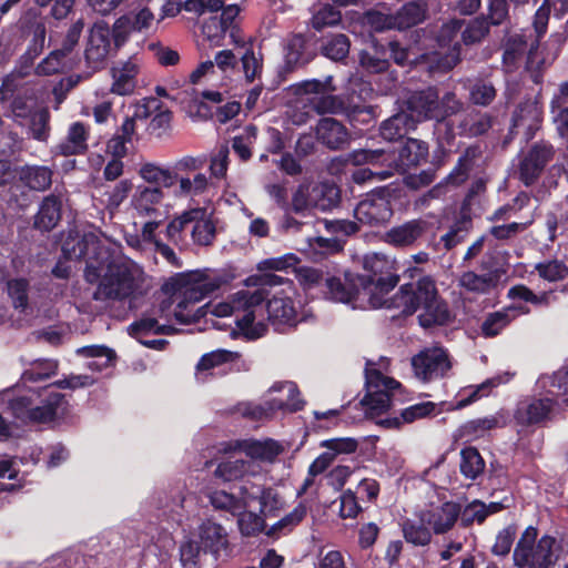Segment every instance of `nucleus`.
<instances>
[{"label":"nucleus","mask_w":568,"mask_h":568,"mask_svg":"<svg viewBox=\"0 0 568 568\" xmlns=\"http://www.w3.org/2000/svg\"><path fill=\"white\" fill-rule=\"evenodd\" d=\"M265 291L262 288L239 290L224 300L211 304V313L217 317H232L235 327L233 336L241 335L253 341L267 332V321L276 328H292L307 322L313 315L301 301L295 300L292 287L275 292L264 304Z\"/></svg>","instance_id":"1"},{"label":"nucleus","mask_w":568,"mask_h":568,"mask_svg":"<svg viewBox=\"0 0 568 568\" xmlns=\"http://www.w3.org/2000/svg\"><path fill=\"white\" fill-rule=\"evenodd\" d=\"M62 252L69 260H85V280L100 283L93 294L97 301L124 300L136 288L138 268L131 262L111 260L99 239L85 234L81 240H67Z\"/></svg>","instance_id":"2"},{"label":"nucleus","mask_w":568,"mask_h":568,"mask_svg":"<svg viewBox=\"0 0 568 568\" xmlns=\"http://www.w3.org/2000/svg\"><path fill=\"white\" fill-rule=\"evenodd\" d=\"M212 507L237 517L239 529L244 536H254L265 527L264 517L273 515L282 507L281 498L271 486L245 480L239 493L213 490L209 495Z\"/></svg>","instance_id":"3"},{"label":"nucleus","mask_w":568,"mask_h":568,"mask_svg":"<svg viewBox=\"0 0 568 568\" xmlns=\"http://www.w3.org/2000/svg\"><path fill=\"white\" fill-rule=\"evenodd\" d=\"M389 305L405 315L420 311L418 321L423 327L444 324L449 317L447 305L439 300L435 282L430 277L403 285L392 296Z\"/></svg>","instance_id":"4"},{"label":"nucleus","mask_w":568,"mask_h":568,"mask_svg":"<svg viewBox=\"0 0 568 568\" xmlns=\"http://www.w3.org/2000/svg\"><path fill=\"white\" fill-rule=\"evenodd\" d=\"M20 392V386H16L13 397L9 398V408L22 422L47 423L68 414L69 403L51 386L41 390L28 389L23 394Z\"/></svg>","instance_id":"5"},{"label":"nucleus","mask_w":568,"mask_h":568,"mask_svg":"<svg viewBox=\"0 0 568 568\" xmlns=\"http://www.w3.org/2000/svg\"><path fill=\"white\" fill-rule=\"evenodd\" d=\"M428 146L417 139H408L398 150H356L347 155V161L354 165L386 163L394 173H403L412 166L418 165L427 158Z\"/></svg>","instance_id":"6"},{"label":"nucleus","mask_w":568,"mask_h":568,"mask_svg":"<svg viewBox=\"0 0 568 568\" xmlns=\"http://www.w3.org/2000/svg\"><path fill=\"white\" fill-rule=\"evenodd\" d=\"M140 178L148 183V186H161L169 189L176 183L174 195L179 199L194 200L210 191L211 182L205 173L197 172L192 178L178 175L169 168L153 162L143 163L139 169Z\"/></svg>","instance_id":"7"},{"label":"nucleus","mask_w":568,"mask_h":568,"mask_svg":"<svg viewBox=\"0 0 568 568\" xmlns=\"http://www.w3.org/2000/svg\"><path fill=\"white\" fill-rule=\"evenodd\" d=\"M388 365V359L384 357L378 363L372 361L366 363V395L361 404L369 417L385 413L392 406L396 392L400 388L397 381L385 375Z\"/></svg>","instance_id":"8"},{"label":"nucleus","mask_w":568,"mask_h":568,"mask_svg":"<svg viewBox=\"0 0 568 568\" xmlns=\"http://www.w3.org/2000/svg\"><path fill=\"white\" fill-rule=\"evenodd\" d=\"M537 529L528 527L514 550V564L519 568H550L557 561L556 538L545 535L537 542Z\"/></svg>","instance_id":"9"},{"label":"nucleus","mask_w":568,"mask_h":568,"mask_svg":"<svg viewBox=\"0 0 568 568\" xmlns=\"http://www.w3.org/2000/svg\"><path fill=\"white\" fill-rule=\"evenodd\" d=\"M463 22L460 20L453 19L447 23L443 24L436 42L439 51L425 52L422 58L429 61V71L446 72L453 69L460 59V45L458 42L453 40L462 29Z\"/></svg>","instance_id":"10"},{"label":"nucleus","mask_w":568,"mask_h":568,"mask_svg":"<svg viewBox=\"0 0 568 568\" xmlns=\"http://www.w3.org/2000/svg\"><path fill=\"white\" fill-rule=\"evenodd\" d=\"M169 306L163 303L159 310H153L150 314L142 316L129 326V334L138 339L142 345L153 349H164L168 344L166 339L152 338L148 339L146 336L151 334H165L170 335L175 332L174 327L170 325V313L166 312Z\"/></svg>","instance_id":"11"},{"label":"nucleus","mask_w":568,"mask_h":568,"mask_svg":"<svg viewBox=\"0 0 568 568\" xmlns=\"http://www.w3.org/2000/svg\"><path fill=\"white\" fill-rule=\"evenodd\" d=\"M357 275H346L342 281L338 277H325V295L333 302H338L352 306V308H366L367 305L379 304L378 300L367 297V292H359V286L355 284Z\"/></svg>","instance_id":"12"},{"label":"nucleus","mask_w":568,"mask_h":568,"mask_svg":"<svg viewBox=\"0 0 568 568\" xmlns=\"http://www.w3.org/2000/svg\"><path fill=\"white\" fill-rule=\"evenodd\" d=\"M285 447L282 443L273 438L255 439L245 438L236 439L227 443L223 448L224 453L240 452L247 456L253 463L274 464L278 456L282 455Z\"/></svg>","instance_id":"13"},{"label":"nucleus","mask_w":568,"mask_h":568,"mask_svg":"<svg viewBox=\"0 0 568 568\" xmlns=\"http://www.w3.org/2000/svg\"><path fill=\"white\" fill-rule=\"evenodd\" d=\"M415 376L423 382L444 377L452 368L448 353L440 346L426 347L412 358Z\"/></svg>","instance_id":"14"},{"label":"nucleus","mask_w":568,"mask_h":568,"mask_svg":"<svg viewBox=\"0 0 568 568\" xmlns=\"http://www.w3.org/2000/svg\"><path fill=\"white\" fill-rule=\"evenodd\" d=\"M217 284L200 273H192L186 276L185 284L180 288L182 298L178 302L173 312L175 320L182 324L191 323L194 314L184 313L189 303H196L203 300L209 293L213 292Z\"/></svg>","instance_id":"15"},{"label":"nucleus","mask_w":568,"mask_h":568,"mask_svg":"<svg viewBox=\"0 0 568 568\" xmlns=\"http://www.w3.org/2000/svg\"><path fill=\"white\" fill-rule=\"evenodd\" d=\"M327 83L318 80L304 81L298 85L301 102L305 106L310 104L312 110L318 114L339 113L345 105L341 98L328 93Z\"/></svg>","instance_id":"16"},{"label":"nucleus","mask_w":568,"mask_h":568,"mask_svg":"<svg viewBox=\"0 0 568 568\" xmlns=\"http://www.w3.org/2000/svg\"><path fill=\"white\" fill-rule=\"evenodd\" d=\"M393 210L389 193L384 189L373 191L354 210L355 219L366 225H382L390 220Z\"/></svg>","instance_id":"17"},{"label":"nucleus","mask_w":568,"mask_h":568,"mask_svg":"<svg viewBox=\"0 0 568 568\" xmlns=\"http://www.w3.org/2000/svg\"><path fill=\"white\" fill-rule=\"evenodd\" d=\"M554 154L555 150L551 144L546 142L535 143L519 162V180L526 186L532 185L540 176L546 164L554 158Z\"/></svg>","instance_id":"18"},{"label":"nucleus","mask_w":568,"mask_h":568,"mask_svg":"<svg viewBox=\"0 0 568 568\" xmlns=\"http://www.w3.org/2000/svg\"><path fill=\"white\" fill-rule=\"evenodd\" d=\"M460 516V505L445 501L430 505L420 513V521L428 526L435 535H443L454 528Z\"/></svg>","instance_id":"19"},{"label":"nucleus","mask_w":568,"mask_h":568,"mask_svg":"<svg viewBox=\"0 0 568 568\" xmlns=\"http://www.w3.org/2000/svg\"><path fill=\"white\" fill-rule=\"evenodd\" d=\"M165 192L161 186H136L131 204L140 216L156 219L168 212L164 207Z\"/></svg>","instance_id":"20"},{"label":"nucleus","mask_w":568,"mask_h":568,"mask_svg":"<svg viewBox=\"0 0 568 568\" xmlns=\"http://www.w3.org/2000/svg\"><path fill=\"white\" fill-rule=\"evenodd\" d=\"M300 407V402H295L291 397L285 400L283 397H271L263 404H255L251 402L241 403L237 410L244 417L261 420L272 417L278 410L294 413L297 412Z\"/></svg>","instance_id":"21"},{"label":"nucleus","mask_w":568,"mask_h":568,"mask_svg":"<svg viewBox=\"0 0 568 568\" xmlns=\"http://www.w3.org/2000/svg\"><path fill=\"white\" fill-rule=\"evenodd\" d=\"M190 234L194 244L211 245L216 236L213 212L203 206L191 207Z\"/></svg>","instance_id":"22"},{"label":"nucleus","mask_w":568,"mask_h":568,"mask_svg":"<svg viewBox=\"0 0 568 568\" xmlns=\"http://www.w3.org/2000/svg\"><path fill=\"white\" fill-rule=\"evenodd\" d=\"M506 420L501 414H495L468 420L460 425L455 434L456 440H463L464 443H473L490 435V432L496 428L505 426Z\"/></svg>","instance_id":"23"},{"label":"nucleus","mask_w":568,"mask_h":568,"mask_svg":"<svg viewBox=\"0 0 568 568\" xmlns=\"http://www.w3.org/2000/svg\"><path fill=\"white\" fill-rule=\"evenodd\" d=\"M141 70L138 58L119 61L111 70V92L116 95H130L136 88V78Z\"/></svg>","instance_id":"24"},{"label":"nucleus","mask_w":568,"mask_h":568,"mask_svg":"<svg viewBox=\"0 0 568 568\" xmlns=\"http://www.w3.org/2000/svg\"><path fill=\"white\" fill-rule=\"evenodd\" d=\"M407 115L414 121V125L424 120H436L439 113L437 111V91L428 88L423 91L414 92L406 102Z\"/></svg>","instance_id":"25"},{"label":"nucleus","mask_w":568,"mask_h":568,"mask_svg":"<svg viewBox=\"0 0 568 568\" xmlns=\"http://www.w3.org/2000/svg\"><path fill=\"white\" fill-rule=\"evenodd\" d=\"M357 286H359V292H367V297H374L378 300L379 304L376 305H367V307L379 308L387 307L394 308L390 306L392 297H386L388 293L396 286L397 277L393 275L387 276H378L371 277L365 275H357V280L355 282Z\"/></svg>","instance_id":"26"},{"label":"nucleus","mask_w":568,"mask_h":568,"mask_svg":"<svg viewBox=\"0 0 568 568\" xmlns=\"http://www.w3.org/2000/svg\"><path fill=\"white\" fill-rule=\"evenodd\" d=\"M261 473L262 467L252 460L225 459L217 464L214 477L223 483L243 479V484L245 480H251L252 477H257Z\"/></svg>","instance_id":"27"},{"label":"nucleus","mask_w":568,"mask_h":568,"mask_svg":"<svg viewBox=\"0 0 568 568\" xmlns=\"http://www.w3.org/2000/svg\"><path fill=\"white\" fill-rule=\"evenodd\" d=\"M110 50V30L106 23L97 22L90 30L88 47L85 49L87 62L97 69Z\"/></svg>","instance_id":"28"},{"label":"nucleus","mask_w":568,"mask_h":568,"mask_svg":"<svg viewBox=\"0 0 568 568\" xmlns=\"http://www.w3.org/2000/svg\"><path fill=\"white\" fill-rule=\"evenodd\" d=\"M239 354L226 349H215L204 354L195 366V379L204 384L214 377L221 371L222 366L234 362Z\"/></svg>","instance_id":"29"},{"label":"nucleus","mask_w":568,"mask_h":568,"mask_svg":"<svg viewBox=\"0 0 568 568\" xmlns=\"http://www.w3.org/2000/svg\"><path fill=\"white\" fill-rule=\"evenodd\" d=\"M89 136L88 124L80 121L72 122L68 126L64 139L55 146L57 152L65 156L83 154L88 150Z\"/></svg>","instance_id":"30"},{"label":"nucleus","mask_w":568,"mask_h":568,"mask_svg":"<svg viewBox=\"0 0 568 568\" xmlns=\"http://www.w3.org/2000/svg\"><path fill=\"white\" fill-rule=\"evenodd\" d=\"M554 405V398H528L519 402L515 419L520 425H530L544 420L550 413Z\"/></svg>","instance_id":"31"},{"label":"nucleus","mask_w":568,"mask_h":568,"mask_svg":"<svg viewBox=\"0 0 568 568\" xmlns=\"http://www.w3.org/2000/svg\"><path fill=\"white\" fill-rule=\"evenodd\" d=\"M316 138L331 150L341 149L349 142L347 129L333 118H323L318 121Z\"/></svg>","instance_id":"32"},{"label":"nucleus","mask_w":568,"mask_h":568,"mask_svg":"<svg viewBox=\"0 0 568 568\" xmlns=\"http://www.w3.org/2000/svg\"><path fill=\"white\" fill-rule=\"evenodd\" d=\"M529 312V307L518 304L489 313L481 323V334L485 337H494L509 325L518 315L528 314Z\"/></svg>","instance_id":"33"},{"label":"nucleus","mask_w":568,"mask_h":568,"mask_svg":"<svg viewBox=\"0 0 568 568\" xmlns=\"http://www.w3.org/2000/svg\"><path fill=\"white\" fill-rule=\"evenodd\" d=\"M428 224L423 220H410L392 227L385 234V241L394 246L404 247L414 244L426 231Z\"/></svg>","instance_id":"34"},{"label":"nucleus","mask_w":568,"mask_h":568,"mask_svg":"<svg viewBox=\"0 0 568 568\" xmlns=\"http://www.w3.org/2000/svg\"><path fill=\"white\" fill-rule=\"evenodd\" d=\"M62 201L54 194L45 196L40 203L39 210L34 215V229L48 232L54 229L61 219Z\"/></svg>","instance_id":"35"},{"label":"nucleus","mask_w":568,"mask_h":568,"mask_svg":"<svg viewBox=\"0 0 568 568\" xmlns=\"http://www.w3.org/2000/svg\"><path fill=\"white\" fill-rule=\"evenodd\" d=\"M191 535H197L199 544L205 551L217 552L227 542L225 529L211 520L203 521L197 531L191 532Z\"/></svg>","instance_id":"36"},{"label":"nucleus","mask_w":568,"mask_h":568,"mask_svg":"<svg viewBox=\"0 0 568 568\" xmlns=\"http://www.w3.org/2000/svg\"><path fill=\"white\" fill-rule=\"evenodd\" d=\"M78 356L89 359L87 367L93 372H102L114 364L115 352L104 345H89L75 351Z\"/></svg>","instance_id":"37"},{"label":"nucleus","mask_w":568,"mask_h":568,"mask_svg":"<svg viewBox=\"0 0 568 568\" xmlns=\"http://www.w3.org/2000/svg\"><path fill=\"white\" fill-rule=\"evenodd\" d=\"M501 508L503 505L500 503L485 504L480 500H474L464 508L460 507V524L465 527L473 524H481L487 516L498 513Z\"/></svg>","instance_id":"38"},{"label":"nucleus","mask_w":568,"mask_h":568,"mask_svg":"<svg viewBox=\"0 0 568 568\" xmlns=\"http://www.w3.org/2000/svg\"><path fill=\"white\" fill-rule=\"evenodd\" d=\"M497 282L498 276L494 273L477 274L473 271L463 273L458 280L462 288L476 294L489 293L496 287Z\"/></svg>","instance_id":"39"},{"label":"nucleus","mask_w":568,"mask_h":568,"mask_svg":"<svg viewBox=\"0 0 568 568\" xmlns=\"http://www.w3.org/2000/svg\"><path fill=\"white\" fill-rule=\"evenodd\" d=\"M205 552L199 544L197 535L190 534L180 545L179 561L173 568H200V558Z\"/></svg>","instance_id":"40"},{"label":"nucleus","mask_w":568,"mask_h":568,"mask_svg":"<svg viewBox=\"0 0 568 568\" xmlns=\"http://www.w3.org/2000/svg\"><path fill=\"white\" fill-rule=\"evenodd\" d=\"M415 128L414 121L407 112H398L384 121L381 125V135L387 140H397Z\"/></svg>","instance_id":"41"},{"label":"nucleus","mask_w":568,"mask_h":568,"mask_svg":"<svg viewBox=\"0 0 568 568\" xmlns=\"http://www.w3.org/2000/svg\"><path fill=\"white\" fill-rule=\"evenodd\" d=\"M485 466L484 458L475 447L468 446L460 450L459 469L465 478L477 479L483 475Z\"/></svg>","instance_id":"42"},{"label":"nucleus","mask_w":568,"mask_h":568,"mask_svg":"<svg viewBox=\"0 0 568 568\" xmlns=\"http://www.w3.org/2000/svg\"><path fill=\"white\" fill-rule=\"evenodd\" d=\"M190 223L191 207L184 210L168 223L165 229V236L169 242L180 247L185 246L187 244L186 231L190 230Z\"/></svg>","instance_id":"43"},{"label":"nucleus","mask_w":568,"mask_h":568,"mask_svg":"<svg viewBox=\"0 0 568 568\" xmlns=\"http://www.w3.org/2000/svg\"><path fill=\"white\" fill-rule=\"evenodd\" d=\"M436 405L433 402H423L402 410L399 417L388 418L382 422L387 427H398L403 423H413L416 419L427 417L433 414Z\"/></svg>","instance_id":"44"},{"label":"nucleus","mask_w":568,"mask_h":568,"mask_svg":"<svg viewBox=\"0 0 568 568\" xmlns=\"http://www.w3.org/2000/svg\"><path fill=\"white\" fill-rule=\"evenodd\" d=\"M20 179L30 189L43 191L51 185L52 172L45 166H26L20 172Z\"/></svg>","instance_id":"45"},{"label":"nucleus","mask_w":568,"mask_h":568,"mask_svg":"<svg viewBox=\"0 0 568 568\" xmlns=\"http://www.w3.org/2000/svg\"><path fill=\"white\" fill-rule=\"evenodd\" d=\"M29 120V135L40 142H45L50 135V112L47 108L33 111Z\"/></svg>","instance_id":"46"},{"label":"nucleus","mask_w":568,"mask_h":568,"mask_svg":"<svg viewBox=\"0 0 568 568\" xmlns=\"http://www.w3.org/2000/svg\"><path fill=\"white\" fill-rule=\"evenodd\" d=\"M426 12L425 3L408 2L394 16L396 19V29H406L419 23Z\"/></svg>","instance_id":"47"},{"label":"nucleus","mask_w":568,"mask_h":568,"mask_svg":"<svg viewBox=\"0 0 568 568\" xmlns=\"http://www.w3.org/2000/svg\"><path fill=\"white\" fill-rule=\"evenodd\" d=\"M313 205L320 211H327L338 202V190L332 184L320 183L312 186Z\"/></svg>","instance_id":"48"},{"label":"nucleus","mask_w":568,"mask_h":568,"mask_svg":"<svg viewBox=\"0 0 568 568\" xmlns=\"http://www.w3.org/2000/svg\"><path fill=\"white\" fill-rule=\"evenodd\" d=\"M513 120L515 128H526L528 130L537 128L540 121L538 104L532 101L521 103L515 111Z\"/></svg>","instance_id":"49"},{"label":"nucleus","mask_w":568,"mask_h":568,"mask_svg":"<svg viewBox=\"0 0 568 568\" xmlns=\"http://www.w3.org/2000/svg\"><path fill=\"white\" fill-rule=\"evenodd\" d=\"M58 363L53 359H37L22 374L24 382H41L55 375Z\"/></svg>","instance_id":"50"},{"label":"nucleus","mask_w":568,"mask_h":568,"mask_svg":"<svg viewBox=\"0 0 568 568\" xmlns=\"http://www.w3.org/2000/svg\"><path fill=\"white\" fill-rule=\"evenodd\" d=\"M229 154L230 150L227 145L219 146L212 154L210 155V173L211 175L206 178L211 182V187H213V180H224L226 178L227 169H229Z\"/></svg>","instance_id":"51"},{"label":"nucleus","mask_w":568,"mask_h":568,"mask_svg":"<svg viewBox=\"0 0 568 568\" xmlns=\"http://www.w3.org/2000/svg\"><path fill=\"white\" fill-rule=\"evenodd\" d=\"M322 52L331 60H343L349 52V40L342 33L327 37L322 45Z\"/></svg>","instance_id":"52"},{"label":"nucleus","mask_w":568,"mask_h":568,"mask_svg":"<svg viewBox=\"0 0 568 568\" xmlns=\"http://www.w3.org/2000/svg\"><path fill=\"white\" fill-rule=\"evenodd\" d=\"M22 487V480L19 477L17 462L13 459L0 460V490L12 491Z\"/></svg>","instance_id":"53"},{"label":"nucleus","mask_w":568,"mask_h":568,"mask_svg":"<svg viewBox=\"0 0 568 568\" xmlns=\"http://www.w3.org/2000/svg\"><path fill=\"white\" fill-rule=\"evenodd\" d=\"M538 385L547 389L552 396L568 393V369H560L552 375H545L538 379Z\"/></svg>","instance_id":"54"},{"label":"nucleus","mask_w":568,"mask_h":568,"mask_svg":"<svg viewBox=\"0 0 568 568\" xmlns=\"http://www.w3.org/2000/svg\"><path fill=\"white\" fill-rule=\"evenodd\" d=\"M364 164H362L363 166ZM371 168H358L352 173V180L356 184H364L369 181H384L390 178V169H387L386 163L372 165ZM361 166V165H358Z\"/></svg>","instance_id":"55"},{"label":"nucleus","mask_w":568,"mask_h":568,"mask_svg":"<svg viewBox=\"0 0 568 568\" xmlns=\"http://www.w3.org/2000/svg\"><path fill=\"white\" fill-rule=\"evenodd\" d=\"M362 24L371 31L383 32L385 30L396 29V19H394V16L383 13L378 10H371L362 17Z\"/></svg>","instance_id":"56"},{"label":"nucleus","mask_w":568,"mask_h":568,"mask_svg":"<svg viewBox=\"0 0 568 568\" xmlns=\"http://www.w3.org/2000/svg\"><path fill=\"white\" fill-rule=\"evenodd\" d=\"M389 50L393 60L395 63L399 65H404L408 62L413 63H427L429 65V61L424 60L422 58V54H419L420 49L416 45H412L408 49L400 47V44L397 41L389 42Z\"/></svg>","instance_id":"57"},{"label":"nucleus","mask_w":568,"mask_h":568,"mask_svg":"<svg viewBox=\"0 0 568 568\" xmlns=\"http://www.w3.org/2000/svg\"><path fill=\"white\" fill-rule=\"evenodd\" d=\"M469 95L473 103L485 106L496 98V89L490 81L481 79L475 81L470 87Z\"/></svg>","instance_id":"58"},{"label":"nucleus","mask_w":568,"mask_h":568,"mask_svg":"<svg viewBox=\"0 0 568 568\" xmlns=\"http://www.w3.org/2000/svg\"><path fill=\"white\" fill-rule=\"evenodd\" d=\"M242 70L247 81L252 82L260 78L263 70L262 54L247 48L241 57Z\"/></svg>","instance_id":"59"},{"label":"nucleus","mask_w":568,"mask_h":568,"mask_svg":"<svg viewBox=\"0 0 568 568\" xmlns=\"http://www.w3.org/2000/svg\"><path fill=\"white\" fill-rule=\"evenodd\" d=\"M425 524H417L410 520H407L403 525L404 537L407 542H410L415 546H425L429 544L432 539L430 528L424 526Z\"/></svg>","instance_id":"60"},{"label":"nucleus","mask_w":568,"mask_h":568,"mask_svg":"<svg viewBox=\"0 0 568 568\" xmlns=\"http://www.w3.org/2000/svg\"><path fill=\"white\" fill-rule=\"evenodd\" d=\"M535 270L541 278L548 282L561 281L568 276V267L558 260L538 263Z\"/></svg>","instance_id":"61"},{"label":"nucleus","mask_w":568,"mask_h":568,"mask_svg":"<svg viewBox=\"0 0 568 568\" xmlns=\"http://www.w3.org/2000/svg\"><path fill=\"white\" fill-rule=\"evenodd\" d=\"M489 32V24L483 17L475 18L462 32L463 42L467 45L480 42Z\"/></svg>","instance_id":"62"},{"label":"nucleus","mask_w":568,"mask_h":568,"mask_svg":"<svg viewBox=\"0 0 568 568\" xmlns=\"http://www.w3.org/2000/svg\"><path fill=\"white\" fill-rule=\"evenodd\" d=\"M63 50L52 51L45 59H43L37 67L39 75H52L62 71L67 67V54Z\"/></svg>","instance_id":"63"},{"label":"nucleus","mask_w":568,"mask_h":568,"mask_svg":"<svg viewBox=\"0 0 568 568\" xmlns=\"http://www.w3.org/2000/svg\"><path fill=\"white\" fill-rule=\"evenodd\" d=\"M305 39L301 34L293 36L285 49V61L290 68L304 64L307 59L304 57Z\"/></svg>","instance_id":"64"}]
</instances>
